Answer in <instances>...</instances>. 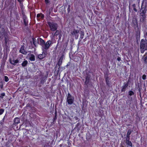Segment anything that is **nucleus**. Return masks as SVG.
Listing matches in <instances>:
<instances>
[{
  "label": "nucleus",
  "mask_w": 147,
  "mask_h": 147,
  "mask_svg": "<svg viewBox=\"0 0 147 147\" xmlns=\"http://www.w3.org/2000/svg\"><path fill=\"white\" fill-rule=\"evenodd\" d=\"M33 42L34 45L35 46L38 44L40 45L43 51H46L49 49L53 43L50 40L45 42L44 40L40 38H38L37 39L36 38H33Z\"/></svg>",
  "instance_id": "nucleus-1"
},
{
  "label": "nucleus",
  "mask_w": 147,
  "mask_h": 147,
  "mask_svg": "<svg viewBox=\"0 0 147 147\" xmlns=\"http://www.w3.org/2000/svg\"><path fill=\"white\" fill-rule=\"evenodd\" d=\"M141 52L143 53L145 50H147V41L144 39H142L140 43Z\"/></svg>",
  "instance_id": "nucleus-2"
},
{
  "label": "nucleus",
  "mask_w": 147,
  "mask_h": 147,
  "mask_svg": "<svg viewBox=\"0 0 147 147\" xmlns=\"http://www.w3.org/2000/svg\"><path fill=\"white\" fill-rule=\"evenodd\" d=\"M91 132V129H89V131L86 134V139L87 141H91L95 136L96 134H91L90 132Z\"/></svg>",
  "instance_id": "nucleus-3"
},
{
  "label": "nucleus",
  "mask_w": 147,
  "mask_h": 147,
  "mask_svg": "<svg viewBox=\"0 0 147 147\" xmlns=\"http://www.w3.org/2000/svg\"><path fill=\"white\" fill-rule=\"evenodd\" d=\"M48 24L51 31H54L57 30L58 25L57 24L53 22H49L48 23Z\"/></svg>",
  "instance_id": "nucleus-4"
},
{
  "label": "nucleus",
  "mask_w": 147,
  "mask_h": 147,
  "mask_svg": "<svg viewBox=\"0 0 147 147\" xmlns=\"http://www.w3.org/2000/svg\"><path fill=\"white\" fill-rule=\"evenodd\" d=\"M74 98L69 93L67 94V101L68 104H72L74 102Z\"/></svg>",
  "instance_id": "nucleus-5"
},
{
  "label": "nucleus",
  "mask_w": 147,
  "mask_h": 147,
  "mask_svg": "<svg viewBox=\"0 0 147 147\" xmlns=\"http://www.w3.org/2000/svg\"><path fill=\"white\" fill-rule=\"evenodd\" d=\"M79 30L77 29H74L71 32V34L72 36H75V38L77 39L78 37V33Z\"/></svg>",
  "instance_id": "nucleus-6"
},
{
  "label": "nucleus",
  "mask_w": 147,
  "mask_h": 147,
  "mask_svg": "<svg viewBox=\"0 0 147 147\" xmlns=\"http://www.w3.org/2000/svg\"><path fill=\"white\" fill-rule=\"evenodd\" d=\"M130 139H125V143L126 147H132L133 144L129 140Z\"/></svg>",
  "instance_id": "nucleus-7"
},
{
  "label": "nucleus",
  "mask_w": 147,
  "mask_h": 147,
  "mask_svg": "<svg viewBox=\"0 0 147 147\" xmlns=\"http://www.w3.org/2000/svg\"><path fill=\"white\" fill-rule=\"evenodd\" d=\"M9 62L12 65H15L16 63H18L19 62V60L18 59H14L11 58H10L9 59Z\"/></svg>",
  "instance_id": "nucleus-8"
},
{
  "label": "nucleus",
  "mask_w": 147,
  "mask_h": 147,
  "mask_svg": "<svg viewBox=\"0 0 147 147\" xmlns=\"http://www.w3.org/2000/svg\"><path fill=\"white\" fill-rule=\"evenodd\" d=\"M20 52L24 54H26L27 53V52L24 49V46H22L20 51Z\"/></svg>",
  "instance_id": "nucleus-9"
},
{
  "label": "nucleus",
  "mask_w": 147,
  "mask_h": 147,
  "mask_svg": "<svg viewBox=\"0 0 147 147\" xmlns=\"http://www.w3.org/2000/svg\"><path fill=\"white\" fill-rule=\"evenodd\" d=\"M63 57V55H62L60 57L58 63V65L59 66H60L61 65Z\"/></svg>",
  "instance_id": "nucleus-10"
},
{
  "label": "nucleus",
  "mask_w": 147,
  "mask_h": 147,
  "mask_svg": "<svg viewBox=\"0 0 147 147\" xmlns=\"http://www.w3.org/2000/svg\"><path fill=\"white\" fill-rule=\"evenodd\" d=\"M20 118L18 117H16L14 120V122L15 125L17 124H18L20 123Z\"/></svg>",
  "instance_id": "nucleus-11"
},
{
  "label": "nucleus",
  "mask_w": 147,
  "mask_h": 147,
  "mask_svg": "<svg viewBox=\"0 0 147 147\" xmlns=\"http://www.w3.org/2000/svg\"><path fill=\"white\" fill-rule=\"evenodd\" d=\"M131 129H129L128 130L126 136V137L125 139H130V135L131 134Z\"/></svg>",
  "instance_id": "nucleus-12"
},
{
  "label": "nucleus",
  "mask_w": 147,
  "mask_h": 147,
  "mask_svg": "<svg viewBox=\"0 0 147 147\" xmlns=\"http://www.w3.org/2000/svg\"><path fill=\"white\" fill-rule=\"evenodd\" d=\"M142 59H143L145 63H147V53H145V55L143 56Z\"/></svg>",
  "instance_id": "nucleus-13"
},
{
  "label": "nucleus",
  "mask_w": 147,
  "mask_h": 147,
  "mask_svg": "<svg viewBox=\"0 0 147 147\" xmlns=\"http://www.w3.org/2000/svg\"><path fill=\"white\" fill-rule=\"evenodd\" d=\"M143 6L147 7V0H143L142 3V7Z\"/></svg>",
  "instance_id": "nucleus-14"
},
{
  "label": "nucleus",
  "mask_w": 147,
  "mask_h": 147,
  "mask_svg": "<svg viewBox=\"0 0 147 147\" xmlns=\"http://www.w3.org/2000/svg\"><path fill=\"white\" fill-rule=\"evenodd\" d=\"M45 54H39L38 55V58L40 59H42L44 57H45Z\"/></svg>",
  "instance_id": "nucleus-15"
},
{
  "label": "nucleus",
  "mask_w": 147,
  "mask_h": 147,
  "mask_svg": "<svg viewBox=\"0 0 147 147\" xmlns=\"http://www.w3.org/2000/svg\"><path fill=\"white\" fill-rule=\"evenodd\" d=\"M29 59L30 61H34L35 60L34 56L33 54H31Z\"/></svg>",
  "instance_id": "nucleus-16"
},
{
  "label": "nucleus",
  "mask_w": 147,
  "mask_h": 147,
  "mask_svg": "<svg viewBox=\"0 0 147 147\" xmlns=\"http://www.w3.org/2000/svg\"><path fill=\"white\" fill-rule=\"evenodd\" d=\"M28 63V61L26 60H25L22 62V65L23 67H25L27 65Z\"/></svg>",
  "instance_id": "nucleus-17"
},
{
  "label": "nucleus",
  "mask_w": 147,
  "mask_h": 147,
  "mask_svg": "<svg viewBox=\"0 0 147 147\" xmlns=\"http://www.w3.org/2000/svg\"><path fill=\"white\" fill-rule=\"evenodd\" d=\"M36 17H37V18H38L40 17V18H42L44 17V15L42 13L38 14L37 15Z\"/></svg>",
  "instance_id": "nucleus-18"
},
{
  "label": "nucleus",
  "mask_w": 147,
  "mask_h": 147,
  "mask_svg": "<svg viewBox=\"0 0 147 147\" xmlns=\"http://www.w3.org/2000/svg\"><path fill=\"white\" fill-rule=\"evenodd\" d=\"M146 16L143 17L141 18L140 19V21L142 22H144L146 20Z\"/></svg>",
  "instance_id": "nucleus-19"
},
{
  "label": "nucleus",
  "mask_w": 147,
  "mask_h": 147,
  "mask_svg": "<svg viewBox=\"0 0 147 147\" xmlns=\"http://www.w3.org/2000/svg\"><path fill=\"white\" fill-rule=\"evenodd\" d=\"M84 36V33L83 32H81V33L80 39L82 40L83 38V37Z\"/></svg>",
  "instance_id": "nucleus-20"
},
{
  "label": "nucleus",
  "mask_w": 147,
  "mask_h": 147,
  "mask_svg": "<svg viewBox=\"0 0 147 147\" xmlns=\"http://www.w3.org/2000/svg\"><path fill=\"white\" fill-rule=\"evenodd\" d=\"M4 79L6 82H7L9 80V79L7 76H4Z\"/></svg>",
  "instance_id": "nucleus-21"
},
{
  "label": "nucleus",
  "mask_w": 147,
  "mask_h": 147,
  "mask_svg": "<svg viewBox=\"0 0 147 147\" xmlns=\"http://www.w3.org/2000/svg\"><path fill=\"white\" fill-rule=\"evenodd\" d=\"M129 95L130 96H131L134 94V92L132 91H130L129 92Z\"/></svg>",
  "instance_id": "nucleus-22"
},
{
  "label": "nucleus",
  "mask_w": 147,
  "mask_h": 147,
  "mask_svg": "<svg viewBox=\"0 0 147 147\" xmlns=\"http://www.w3.org/2000/svg\"><path fill=\"white\" fill-rule=\"evenodd\" d=\"M4 110L3 109H0V115H2L4 112Z\"/></svg>",
  "instance_id": "nucleus-23"
},
{
  "label": "nucleus",
  "mask_w": 147,
  "mask_h": 147,
  "mask_svg": "<svg viewBox=\"0 0 147 147\" xmlns=\"http://www.w3.org/2000/svg\"><path fill=\"white\" fill-rule=\"evenodd\" d=\"M59 33V31L58 30H57L54 34V36L57 35Z\"/></svg>",
  "instance_id": "nucleus-24"
},
{
  "label": "nucleus",
  "mask_w": 147,
  "mask_h": 147,
  "mask_svg": "<svg viewBox=\"0 0 147 147\" xmlns=\"http://www.w3.org/2000/svg\"><path fill=\"white\" fill-rule=\"evenodd\" d=\"M133 23L135 24H136L137 23V20L136 19H134L133 20Z\"/></svg>",
  "instance_id": "nucleus-25"
},
{
  "label": "nucleus",
  "mask_w": 147,
  "mask_h": 147,
  "mask_svg": "<svg viewBox=\"0 0 147 147\" xmlns=\"http://www.w3.org/2000/svg\"><path fill=\"white\" fill-rule=\"evenodd\" d=\"M142 78L143 80H145L146 79V76L145 74L143 75L142 76Z\"/></svg>",
  "instance_id": "nucleus-26"
},
{
  "label": "nucleus",
  "mask_w": 147,
  "mask_h": 147,
  "mask_svg": "<svg viewBox=\"0 0 147 147\" xmlns=\"http://www.w3.org/2000/svg\"><path fill=\"white\" fill-rule=\"evenodd\" d=\"M140 16H142V17L146 16L145 15V14L144 12H142L140 14Z\"/></svg>",
  "instance_id": "nucleus-27"
},
{
  "label": "nucleus",
  "mask_w": 147,
  "mask_h": 147,
  "mask_svg": "<svg viewBox=\"0 0 147 147\" xmlns=\"http://www.w3.org/2000/svg\"><path fill=\"white\" fill-rule=\"evenodd\" d=\"M5 95V94L4 93H1V96H0V97L1 98H3V96H4Z\"/></svg>",
  "instance_id": "nucleus-28"
},
{
  "label": "nucleus",
  "mask_w": 147,
  "mask_h": 147,
  "mask_svg": "<svg viewBox=\"0 0 147 147\" xmlns=\"http://www.w3.org/2000/svg\"><path fill=\"white\" fill-rule=\"evenodd\" d=\"M45 2L46 4L48 3H49V0H45Z\"/></svg>",
  "instance_id": "nucleus-29"
},
{
  "label": "nucleus",
  "mask_w": 147,
  "mask_h": 147,
  "mask_svg": "<svg viewBox=\"0 0 147 147\" xmlns=\"http://www.w3.org/2000/svg\"><path fill=\"white\" fill-rule=\"evenodd\" d=\"M117 60L118 61H119L121 60V59L119 57H118L117 58Z\"/></svg>",
  "instance_id": "nucleus-30"
},
{
  "label": "nucleus",
  "mask_w": 147,
  "mask_h": 147,
  "mask_svg": "<svg viewBox=\"0 0 147 147\" xmlns=\"http://www.w3.org/2000/svg\"><path fill=\"white\" fill-rule=\"evenodd\" d=\"M5 43L7 44V42L8 41V40H7V39L6 38H5Z\"/></svg>",
  "instance_id": "nucleus-31"
},
{
  "label": "nucleus",
  "mask_w": 147,
  "mask_h": 147,
  "mask_svg": "<svg viewBox=\"0 0 147 147\" xmlns=\"http://www.w3.org/2000/svg\"><path fill=\"white\" fill-rule=\"evenodd\" d=\"M134 10L136 12L137 11V9L135 8H134Z\"/></svg>",
  "instance_id": "nucleus-32"
},
{
  "label": "nucleus",
  "mask_w": 147,
  "mask_h": 147,
  "mask_svg": "<svg viewBox=\"0 0 147 147\" xmlns=\"http://www.w3.org/2000/svg\"><path fill=\"white\" fill-rule=\"evenodd\" d=\"M120 147H124V146L122 144H121Z\"/></svg>",
  "instance_id": "nucleus-33"
},
{
  "label": "nucleus",
  "mask_w": 147,
  "mask_h": 147,
  "mask_svg": "<svg viewBox=\"0 0 147 147\" xmlns=\"http://www.w3.org/2000/svg\"><path fill=\"white\" fill-rule=\"evenodd\" d=\"M128 84H125V86L127 87L128 86Z\"/></svg>",
  "instance_id": "nucleus-34"
},
{
  "label": "nucleus",
  "mask_w": 147,
  "mask_h": 147,
  "mask_svg": "<svg viewBox=\"0 0 147 147\" xmlns=\"http://www.w3.org/2000/svg\"><path fill=\"white\" fill-rule=\"evenodd\" d=\"M5 117H4L3 118V119L2 120V121H3L5 119Z\"/></svg>",
  "instance_id": "nucleus-35"
},
{
  "label": "nucleus",
  "mask_w": 147,
  "mask_h": 147,
  "mask_svg": "<svg viewBox=\"0 0 147 147\" xmlns=\"http://www.w3.org/2000/svg\"><path fill=\"white\" fill-rule=\"evenodd\" d=\"M24 22L25 24L26 25V22H25V19L24 20Z\"/></svg>",
  "instance_id": "nucleus-36"
},
{
  "label": "nucleus",
  "mask_w": 147,
  "mask_h": 147,
  "mask_svg": "<svg viewBox=\"0 0 147 147\" xmlns=\"http://www.w3.org/2000/svg\"><path fill=\"white\" fill-rule=\"evenodd\" d=\"M145 35L147 36V32H146V34H145Z\"/></svg>",
  "instance_id": "nucleus-37"
},
{
  "label": "nucleus",
  "mask_w": 147,
  "mask_h": 147,
  "mask_svg": "<svg viewBox=\"0 0 147 147\" xmlns=\"http://www.w3.org/2000/svg\"><path fill=\"white\" fill-rule=\"evenodd\" d=\"M20 129H17L16 130H15V131H17V130H20Z\"/></svg>",
  "instance_id": "nucleus-38"
},
{
  "label": "nucleus",
  "mask_w": 147,
  "mask_h": 147,
  "mask_svg": "<svg viewBox=\"0 0 147 147\" xmlns=\"http://www.w3.org/2000/svg\"><path fill=\"white\" fill-rule=\"evenodd\" d=\"M74 129H73V130H71V131H73L74 130Z\"/></svg>",
  "instance_id": "nucleus-39"
},
{
  "label": "nucleus",
  "mask_w": 147,
  "mask_h": 147,
  "mask_svg": "<svg viewBox=\"0 0 147 147\" xmlns=\"http://www.w3.org/2000/svg\"><path fill=\"white\" fill-rule=\"evenodd\" d=\"M47 131H48V130H46V132H47Z\"/></svg>",
  "instance_id": "nucleus-40"
},
{
  "label": "nucleus",
  "mask_w": 147,
  "mask_h": 147,
  "mask_svg": "<svg viewBox=\"0 0 147 147\" xmlns=\"http://www.w3.org/2000/svg\"><path fill=\"white\" fill-rule=\"evenodd\" d=\"M87 77H86V80H87Z\"/></svg>",
  "instance_id": "nucleus-41"
},
{
  "label": "nucleus",
  "mask_w": 147,
  "mask_h": 147,
  "mask_svg": "<svg viewBox=\"0 0 147 147\" xmlns=\"http://www.w3.org/2000/svg\"><path fill=\"white\" fill-rule=\"evenodd\" d=\"M78 129V131H79V130H80V129Z\"/></svg>",
  "instance_id": "nucleus-42"
},
{
  "label": "nucleus",
  "mask_w": 147,
  "mask_h": 147,
  "mask_svg": "<svg viewBox=\"0 0 147 147\" xmlns=\"http://www.w3.org/2000/svg\"><path fill=\"white\" fill-rule=\"evenodd\" d=\"M31 129L32 130L33 129H29V130H30Z\"/></svg>",
  "instance_id": "nucleus-43"
}]
</instances>
